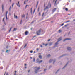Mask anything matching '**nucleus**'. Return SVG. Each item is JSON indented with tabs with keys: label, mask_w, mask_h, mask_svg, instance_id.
Listing matches in <instances>:
<instances>
[{
	"label": "nucleus",
	"mask_w": 75,
	"mask_h": 75,
	"mask_svg": "<svg viewBox=\"0 0 75 75\" xmlns=\"http://www.w3.org/2000/svg\"><path fill=\"white\" fill-rule=\"evenodd\" d=\"M64 24L63 23L62 24L61 26H63V25H64Z\"/></svg>",
	"instance_id": "40"
},
{
	"label": "nucleus",
	"mask_w": 75,
	"mask_h": 75,
	"mask_svg": "<svg viewBox=\"0 0 75 75\" xmlns=\"http://www.w3.org/2000/svg\"><path fill=\"white\" fill-rule=\"evenodd\" d=\"M11 29H12V27H11L10 28V29L9 30V31H11Z\"/></svg>",
	"instance_id": "31"
},
{
	"label": "nucleus",
	"mask_w": 75,
	"mask_h": 75,
	"mask_svg": "<svg viewBox=\"0 0 75 75\" xmlns=\"http://www.w3.org/2000/svg\"><path fill=\"white\" fill-rule=\"evenodd\" d=\"M47 45H48V44H46L45 45V46H46V47H47Z\"/></svg>",
	"instance_id": "35"
},
{
	"label": "nucleus",
	"mask_w": 75,
	"mask_h": 75,
	"mask_svg": "<svg viewBox=\"0 0 75 75\" xmlns=\"http://www.w3.org/2000/svg\"><path fill=\"white\" fill-rule=\"evenodd\" d=\"M21 23H22V20H21V21L20 24H21Z\"/></svg>",
	"instance_id": "32"
},
{
	"label": "nucleus",
	"mask_w": 75,
	"mask_h": 75,
	"mask_svg": "<svg viewBox=\"0 0 75 75\" xmlns=\"http://www.w3.org/2000/svg\"><path fill=\"white\" fill-rule=\"evenodd\" d=\"M2 10H3V9H4V5H3V4L2 5Z\"/></svg>",
	"instance_id": "18"
},
{
	"label": "nucleus",
	"mask_w": 75,
	"mask_h": 75,
	"mask_svg": "<svg viewBox=\"0 0 75 75\" xmlns=\"http://www.w3.org/2000/svg\"><path fill=\"white\" fill-rule=\"evenodd\" d=\"M57 10V8H54L53 9V11L54 12V11H55V10Z\"/></svg>",
	"instance_id": "11"
},
{
	"label": "nucleus",
	"mask_w": 75,
	"mask_h": 75,
	"mask_svg": "<svg viewBox=\"0 0 75 75\" xmlns=\"http://www.w3.org/2000/svg\"><path fill=\"white\" fill-rule=\"evenodd\" d=\"M7 13H8V12L7 11L6 14V19H7Z\"/></svg>",
	"instance_id": "8"
},
{
	"label": "nucleus",
	"mask_w": 75,
	"mask_h": 75,
	"mask_svg": "<svg viewBox=\"0 0 75 75\" xmlns=\"http://www.w3.org/2000/svg\"><path fill=\"white\" fill-rule=\"evenodd\" d=\"M36 50L37 51H38V50H39V49L38 48H37V49H36Z\"/></svg>",
	"instance_id": "36"
},
{
	"label": "nucleus",
	"mask_w": 75,
	"mask_h": 75,
	"mask_svg": "<svg viewBox=\"0 0 75 75\" xmlns=\"http://www.w3.org/2000/svg\"><path fill=\"white\" fill-rule=\"evenodd\" d=\"M27 45L26 44H25V46H24V48H25V47H27Z\"/></svg>",
	"instance_id": "22"
},
{
	"label": "nucleus",
	"mask_w": 75,
	"mask_h": 75,
	"mask_svg": "<svg viewBox=\"0 0 75 75\" xmlns=\"http://www.w3.org/2000/svg\"><path fill=\"white\" fill-rule=\"evenodd\" d=\"M5 18H3V21H4V19H5Z\"/></svg>",
	"instance_id": "43"
},
{
	"label": "nucleus",
	"mask_w": 75,
	"mask_h": 75,
	"mask_svg": "<svg viewBox=\"0 0 75 75\" xmlns=\"http://www.w3.org/2000/svg\"><path fill=\"white\" fill-rule=\"evenodd\" d=\"M14 75H16V73H15Z\"/></svg>",
	"instance_id": "59"
},
{
	"label": "nucleus",
	"mask_w": 75,
	"mask_h": 75,
	"mask_svg": "<svg viewBox=\"0 0 75 75\" xmlns=\"http://www.w3.org/2000/svg\"><path fill=\"white\" fill-rule=\"evenodd\" d=\"M27 65V64H25V66H26Z\"/></svg>",
	"instance_id": "52"
},
{
	"label": "nucleus",
	"mask_w": 75,
	"mask_h": 75,
	"mask_svg": "<svg viewBox=\"0 0 75 75\" xmlns=\"http://www.w3.org/2000/svg\"><path fill=\"white\" fill-rule=\"evenodd\" d=\"M50 41V39L48 40V41Z\"/></svg>",
	"instance_id": "53"
},
{
	"label": "nucleus",
	"mask_w": 75,
	"mask_h": 75,
	"mask_svg": "<svg viewBox=\"0 0 75 75\" xmlns=\"http://www.w3.org/2000/svg\"><path fill=\"white\" fill-rule=\"evenodd\" d=\"M33 61L34 62H35V58H33Z\"/></svg>",
	"instance_id": "21"
},
{
	"label": "nucleus",
	"mask_w": 75,
	"mask_h": 75,
	"mask_svg": "<svg viewBox=\"0 0 75 75\" xmlns=\"http://www.w3.org/2000/svg\"><path fill=\"white\" fill-rule=\"evenodd\" d=\"M30 70H29L28 71V72H30Z\"/></svg>",
	"instance_id": "48"
},
{
	"label": "nucleus",
	"mask_w": 75,
	"mask_h": 75,
	"mask_svg": "<svg viewBox=\"0 0 75 75\" xmlns=\"http://www.w3.org/2000/svg\"><path fill=\"white\" fill-rule=\"evenodd\" d=\"M35 51H34V53H35Z\"/></svg>",
	"instance_id": "56"
},
{
	"label": "nucleus",
	"mask_w": 75,
	"mask_h": 75,
	"mask_svg": "<svg viewBox=\"0 0 75 75\" xmlns=\"http://www.w3.org/2000/svg\"><path fill=\"white\" fill-rule=\"evenodd\" d=\"M8 51V50H6V52H7Z\"/></svg>",
	"instance_id": "46"
},
{
	"label": "nucleus",
	"mask_w": 75,
	"mask_h": 75,
	"mask_svg": "<svg viewBox=\"0 0 75 75\" xmlns=\"http://www.w3.org/2000/svg\"><path fill=\"white\" fill-rule=\"evenodd\" d=\"M37 68V67H35V68Z\"/></svg>",
	"instance_id": "57"
},
{
	"label": "nucleus",
	"mask_w": 75,
	"mask_h": 75,
	"mask_svg": "<svg viewBox=\"0 0 75 75\" xmlns=\"http://www.w3.org/2000/svg\"><path fill=\"white\" fill-rule=\"evenodd\" d=\"M39 15L41 16V13L40 12L39 13Z\"/></svg>",
	"instance_id": "39"
},
{
	"label": "nucleus",
	"mask_w": 75,
	"mask_h": 75,
	"mask_svg": "<svg viewBox=\"0 0 75 75\" xmlns=\"http://www.w3.org/2000/svg\"><path fill=\"white\" fill-rule=\"evenodd\" d=\"M46 70H47V69H44V71H46Z\"/></svg>",
	"instance_id": "51"
},
{
	"label": "nucleus",
	"mask_w": 75,
	"mask_h": 75,
	"mask_svg": "<svg viewBox=\"0 0 75 75\" xmlns=\"http://www.w3.org/2000/svg\"><path fill=\"white\" fill-rule=\"evenodd\" d=\"M65 10H66V11H68V9L67 8H66L65 9Z\"/></svg>",
	"instance_id": "28"
},
{
	"label": "nucleus",
	"mask_w": 75,
	"mask_h": 75,
	"mask_svg": "<svg viewBox=\"0 0 75 75\" xmlns=\"http://www.w3.org/2000/svg\"><path fill=\"white\" fill-rule=\"evenodd\" d=\"M44 12H43L42 14V17H44Z\"/></svg>",
	"instance_id": "23"
},
{
	"label": "nucleus",
	"mask_w": 75,
	"mask_h": 75,
	"mask_svg": "<svg viewBox=\"0 0 75 75\" xmlns=\"http://www.w3.org/2000/svg\"><path fill=\"white\" fill-rule=\"evenodd\" d=\"M30 52V53H33V51H31Z\"/></svg>",
	"instance_id": "42"
},
{
	"label": "nucleus",
	"mask_w": 75,
	"mask_h": 75,
	"mask_svg": "<svg viewBox=\"0 0 75 75\" xmlns=\"http://www.w3.org/2000/svg\"><path fill=\"white\" fill-rule=\"evenodd\" d=\"M62 39H61V38H60L58 39V40L57 41V42L55 43V45H57L58 44V42L59 41H60Z\"/></svg>",
	"instance_id": "3"
},
{
	"label": "nucleus",
	"mask_w": 75,
	"mask_h": 75,
	"mask_svg": "<svg viewBox=\"0 0 75 75\" xmlns=\"http://www.w3.org/2000/svg\"><path fill=\"white\" fill-rule=\"evenodd\" d=\"M14 3H13L12 6L13 7V6H14Z\"/></svg>",
	"instance_id": "33"
},
{
	"label": "nucleus",
	"mask_w": 75,
	"mask_h": 75,
	"mask_svg": "<svg viewBox=\"0 0 75 75\" xmlns=\"http://www.w3.org/2000/svg\"><path fill=\"white\" fill-rule=\"evenodd\" d=\"M35 9H34V11H33V14L35 12Z\"/></svg>",
	"instance_id": "25"
},
{
	"label": "nucleus",
	"mask_w": 75,
	"mask_h": 75,
	"mask_svg": "<svg viewBox=\"0 0 75 75\" xmlns=\"http://www.w3.org/2000/svg\"><path fill=\"white\" fill-rule=\"evenodd\" d=\"M25 2H26V0H25V1H24V4H25Z\"/></svg>",
	"instance_id": "37"
},
{
	"label": "nucleus",
	"mask_w": 75,
	"mask_h": 75,
	"mask_svg": "<svg viewBox=\"0 0 75 75\" xmlns=\"http://www.w3.org/2000/svg\"><path fill=\"white\" fill-rule=\"evenodd\" d=\"M38 2H37V5H36V7H38Z\"/></svg>",
	"instance_id": "16"
},
{
	"label": "nucleus",
	"mask_w": 75,
	"mask_h": 75,
	"mask_svg": "<svg viewBox=\"0 0 75 75\" xmlns=\"http://www.w3.org/2000/svg\"><path fill=\"white\" fill-rule=\"evenodd\" d=\"M33 11V8H31V13L32 14V12Z\"/></svg>",
	"instance_id": "15"
},
{
	"label": "nucleus",
	"mask_w": 75,
	"mask_h": 75,
	"mask_svg": "<svg viewBox=\"0 0 75 75\" xmlns=\"http://www.w3.org/2000/svg\"><path fill=\"white\" fill-rule=\"evenodd\" d=\"M55 62V60H54V62H53V64L54 63V62Z\"/></svg>",
	"instance_id": "47"
},
{
	"label": "nucleus",
	"mask_w": 75,
	"mask_h": 75,
	"mask_svg": "<svg viewBox=\"0 0 75 75\" xmlns=\"http://www.w3.org/2000/svg\"><path fill=\"white\" fill-rule=\"evenodd\" d=\"M39 61V59H37V62H38L39 63V64H40V63H41V62H42V60H40V61Z\"/></svg>",
	"instance_id": "4"
},
{
	"label": "nucleus",
	"mask_w": 75,
	"mask_h": 75,
	"mask_svg": "<svg viewBox=\"0 0 75 75\" xmlns=\"http://www.w3.org/2000/svg\"><path fill=\"white\" fill-rule=\"evenodd\" d=\"M50 56H51V55H50V54H49L47 55V57H50Z\"/></svg>",
	"instance_id": "34"
},
{
	"label": "nucleus",
	"mask_w": 75,
	"mask_h": 75,
	"mask_svg": "<svg viewBox=\"0 0 75 75\" xmlns=\"http://www.w3.org/2000/svg\"><path fill=\"white\" fill-rule=\"evenodd\" d=\"M73 21H75V19L73 20Z\"/></svg>",
	"instance_id": "55"
},
{
	"label": "nucleus",
	"mask_w": 75,
	"mask_h": 75,
	"mask_svg": "<svg viewBox=\"0 0 75 75\" xmlns=\"http://www.w3.org/2000/svg\"><path fill=\"white\" fill-rule=\"evenodd\" d=\"M40 47H42V45H41Z\"/></svg>",
	"instance_id": "50"
},
{
	"label": "nucleus",
	"mask_w": 75,
	"mask_h": 75,
	"mask_svg": "<svg viewBox=\"0 0 75 75\" xmlns=\"http://www.w3.org/2000/svg\"><path fill=\"white\" fill-rule=\"evenodd\" d=\"M27 34H28V32L27 31H26L25 32V35H27Z\"/></svg>",
	"instance_id": "14"
},
{
	"label": "nucleus",
	"mask_w": 75,
	"mask_h": 75,
	"mask_svg": "<svg viewBox=\"0 0 75 75\" xmlns=\"http://www.w3.org/2000/svg\"><path fill=\"white\" fill-rule=\"evenodd\" d=\"M10 8H11V6H10Z\"/></svg>",
	"instance_id": "58"
},
{
	"label": "nucleus",
	"mask_w": 75,
	"mask_h": 75,
	"mask_svg": "<svg viewBox=\"0 0 75 75\" xmlns=\"http://www.w3.org/2000/svg\"><path fill=\"white\" fill-rule=\"evenodd\" d=\"M25 17V15H24L22 16V17Z\"/></svg>",
	"instance_id": "27"
},
{
	"label": "nucleus",
	"mask_w": 75,
	"mask_h": 75,
	"mask_svg": "<svg viewBox=\"0 0 75 75\" xmlns=\"http://www.w3.org/2000/svg\"><path fill=\"white\" fill-rule=\"evenodd\" d=\"M34 23V21H33L31 23L32 24V23Z\"/></svg>",
	"instance_id": "49"
},
{
	"label": "nucleus",
	"mask_w": 75,
	"mask_h": 75,
	"mask_svg": "<svg viewBox=\"0 0 75 75\" xmlns=\"http://www.w3.org/2000/svg\"><path fill=\"white\" fill-rule=\"evenodd\" d=\"M51 4H50V8H51Z\"/></svg>",
	"instance_id": "41"
},
{
	"label": "nucleus",
	"mask_w": 75,
	"mask_h": 75,
	"mask_svg": "<svg viewBox=\"0 0 75 75\" xmlns=\"http://www.w3.org/2000/svg\"><path fill=\"white\" fill-rule=\"evenodd\" d=\"M6 75H8V74H7Z\"/></svg>",
	"instance_id": "64"
},
{
	"label": "nucleus",
	"mask_w": 75,
	"mask_h": 75,
	"mask_svg": "<svg viewBox=\"0 0 75 75\" xmlns=\"http://www.w3.org/2000/svg\"><path fill=\"white\" fill-rule=\"evenodd\" d=\"M52 61H53L52 60L50 59L49 61L50 63H51V62H52Z\"/></svg>",
	"instance_id": "19"
},
{
	"label": "nucleus",
	"mask_w": 75,
	"mask_h": 75,
	"mask_svg": "<svg viewBox=\"0 0 75 75\" xmlns=\"http://www.w3.org/2000/svg\"><path fill=\"white\" fill-rule=\"evenodd\" d=\"M67 49L68 50H69V51L71 50V47H67Z\"/></svg>",
	"instance_id": "9"
},
{
	"label": "nucleus",
	"mask_w": 75,
	"mask_h": 75,
	"mask_svg": "<svg viewBox=\"0 0 75 75\" xmlns=\"http://www.w3.org/2000/svg\"><path fill=\"white\" fill-rule=\"evenodd\" d=\"M16 71H15V72L16 73Z\"/></svg>",
	"instance_id": "63"
},
{
	"label": "nucleus",
	"mask_w": 75,
	"mask_h": 75,
	"mask_svg": "<svg viewBox=\"0 0 75 75\" xmlns=\"http://www.w3.org/2000/svg\"><path fill=\"white\" fill-rule=\"evenodd\" d=\"M16 4L18 7H20V2H18V3H16Z\"/></svg>",
	"instance_id": "6"
},
{
	"label": "nucleus",
	"mask_w": 75,
	"mask_h": 75,
	"mask_svg": "<svg viewBox=\"0 0 75 75\" xmlns=\"http://www.w3.org/2000/svg\"><path fill=\"white\" fill-rule=\"evenodd\" d=\"M64 27H67V25H65L64 26Z\"/></svg>",
	"instance_id": "60"
},
{
	"label": "nucleus",
	"mask_w": 75,
	"mask_h": 75,
	"mask_svg": "<svg viewBox=\"0 0 75 75\" xmlns=\"http://www.w3.org/2000/svg\"><path fill=\"white\" fill-rule=\"evenodd\" d=\"M40 11V8L38 7V11Z\"/></svg>",
	"instance_id": "38"
},
{
	"label": "nucleus",
	"mask_w": 75,
	"mask_h": 75,
	"mask_svg": "<svg viewBox=\"0 0 75 75\" xmlns=\"http://www.w3.org/2000/svg\"><path fill=\"white\" fill-rule=\"evenodd\" d=\"M44 7H45V4H44Z\"/></svg>",
	"instance_id": "44"
},
{
	"label": "nucleus",
	"mask_w": 75,
	"mask_h": 75,
	"mask_svg": "<svg viewBox=\"0 0 75 75\" xmlns=\"http://www.w3.org/2000/svg\"><path fill=\"white\" fill-rule=\"evenodd\" d=\"M14 18H15L16 19L17 18V16H16V14H15V13L14 14Z\"/></svg>",
	"instance_id": "10"
},
{
	"label": "nucleus",
	"mask_w": 75,
	"mask_h": 75,
	"mask_svg": "<svg viewBox=\"0 0 75 75\" xmlns=\"http://www.w3.org/2000/svg\"><path fill=\"white\" fill-rule=\"evenodd\" d=\"M36 37V36H34L33 37V38H34V37Z\"/></svg>",
	"instance_id": "54"
},
{
	"label": "nucleus",
	"mask_w": 75,
	"mask_h": 75,
	"mask_svg": "<svg viewBox=\"0 0 75 75\" xmlns=\"http://www.w3.org/2000/svg\"><path fill=\"white\" fill-rule=\"evenodd\" d=\"M62 31L61 30H59V33H61Z\"/></svg>",
	"instance_id": "26"
},
{
	"label": "nucleus",
	"mask_w": 75,
	"mask_h": 75,
	"mask_svg": "<svg viewBox=\"0 0 75 75\" xmlns=\"http://www.w3.org/2000/svg\"><path fill=\"white\" fill-rule=\"evenodd\" d=\"M67 65H68V63H67L66 65L64 67L62 68V69H64V68L65 67H66V66H67Z\"/></svg>",
	"instance_id": "17"
},
{
	"label": "nucleus",
	"mask_w": 75,
	"mask_h": 75,
	"mask_svg": "<svg viewBox=\"0 0 75 75\" xmlns=\"http://www.w3.org/2000/svg\"><path fill=\"white\" fill-rule=\"evenodd\" d=\"M27 6H28V5H27L26 6H25V8H27Z\"/></svg>",
	"instance_id": "45"
},
{
	"label": "nucleus",
	"mask_w": 75,
	"mask_h": 75,
	"mask_svg": "<svg viewBox=\"0 0 75 75\" xmlns=\"http://www.w3.org/2000/svg\"><path fill=\"white\" fill-rule=\"evenodd\" d=\"M35 9H34V11H33V14L35 12Z\"/></svg>",
	"instance_id": "24"
},
{
	"label": "nucleus",
	"mask_w": 75,
	"mask_h": 75,
	"mask_svg": "<svg viewBox=\"0 0 75 75\" xmlns=\"http://www.w3.org/2000/svg\"><path fill=\"white\" fill-rule=\"evenodd\" d=\"M30 58H31V59H32V57H30Z\"/></svg>",
	"instance_id": "61"
},
{
	"label": "nucleus",
	"mask_w": 75,
	"mask_h": 75,
	"mask_svg": "<svg viewBox=\"0 0 75 75\" xmlns=\"http://www.w3.org/2000/svg\"><path fill=\"white\" fill-rule=\"evenodd\" d=\"M70 21H67L65 23H68V22H70Z\"/></svg>",
	"instance_id": "30"
},
{
	"label": "nucleus",
	"mask_w": 75,
	"mask_h": 75,
	"mask_svg": "<svg viewBox=\"0 0 75 75\" xmlns=\"http://www.w3.org/2000/svg\"><path fill=\"white\" fill-rule=\"evenodd\" d=\"M41 29H40L38 31H37L36 32V34L37 35H40V33H41Z\"/></svg>",
	"instance_id": "1"
},
{
	"label": "nucleus",
	"mask_w": 75,
	"mask_h": 75,
	"mask_svg": "<svg viewBox=\"0 0 75 75\" xmlns=\"http://www.w3.org/2000/svg\"><path fill=\"white\" fill-rule=\"evenodd\" d=\"M17 29L16 28H14V29L13 30V31H16V30H17Z\"/></svg>",
	"instance_id": "20"
},
{
	"label": "nucleus",
	"mask_w": 75,
	"mask_h": 75,
	"mask_svg": "<svg viewBox=\"0 0 75 75\" xmlns=\"http://www.w3.org/2000/svg\"><path fill=\"white\" fill-rule=\"evenodd\" d=\"M53 2H54V5H57V0H56L55 1V0H54Z\"/></svg>",
	"instance_id": "5"
},
{
	"label": "nucleus",
	"mask_w": 75,
	"mask_h": 75,
	"mask_svg": "<svg viewBox=\"0 0 75 75\" xmlns=\"http://www.w3.org/2000/svg\"><path fill=\"white\" fill-rule=\"evenodd\" d=\"M47 9H48V6L47 7V6H46V8H45L44 10H47Z\"/></svg>",
	"instance_id": "13"
},
{
	"label": "nucleus",
	"mask_w": 75,
	"mask_h": 75,
	"mask_svg": "<svg viewBox=\"0 0 75 75\" xmlns=\"http://www.w3.org/2000/svg\"><path fill=\"white\" fill-rule=\"evenodd\" d=\"M39 58H40V59H42V56H41V55H40L39 56Z\"/></svg>",
	"instance_id": "12"
},
{
	"label": "nucleus",
	"mask_w": 75,
	"mask_h": 75,
	"mask_svg": "<svg viewBox=\"0 0 75 75\" xmlns=\"http://www.w3.org/2000/svg\"><path fill=\"white\" fill-rule=\"evenodd\" d=\"M52 44V43H51L49 45L50 46V45H51Z\"/></svg>",
	"instance_id": "29"
},
{
	"label": "nucleus",
	"mask_w": 75,
	"mask_h": 75,
	"mask_svg": "<svg viewBox=\"0 0 75 75\" xmlns=\"http://www.w3.org/2000/svg\"><path fill=\"white\" fill-rule=\"evenodd\" d=\"M40 69V67H38L36 69H35V72L36 74H37V72H38V70H39Z\"/></svg>",
	"instance_id": "2"
},
{
	"label": "nucleus",
	"mask_w": 75,
	"mask_h": 75,
	"mask_svg": "<svg viewBox=\"0 0 75 75\" xmlns=\"http://www.w3.org/2000/svg\"><path fill=\"white\" fill-rule=\"evenodd\" d=\"M6 75V72H5V74H4V75Z\"/></svg>",
	"instance_id": "62"
},
{
	"label": "nucleus",
	"mask_w": 75,
	"mask_h": 75,
	"mask_svg": "<svg viewBox=\"0 0 75 75\" xmlns=\"http://www.w3.org/2000/svg\"><path fill=\"white\" fill-rule=\"evenodd\" d=\"M71 40V39H69V38H66L64 39L63 41H66V40Z\"/></svg>",
	"instance_id": "7"
}]
</instances>
